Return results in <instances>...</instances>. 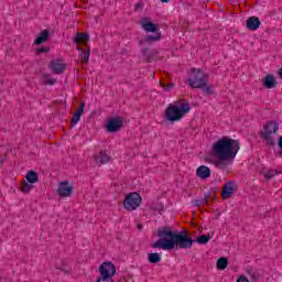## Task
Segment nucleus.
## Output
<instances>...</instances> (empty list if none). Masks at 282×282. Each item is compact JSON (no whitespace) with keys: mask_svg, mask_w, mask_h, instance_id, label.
Wrapping results in <instances>:
<instances>
[{"mask_svg":"<svg viewBox=\"0 0 282 282\" xmlns=\"http://www.w3.org/2000/svg\"><path fill=\"white\" fill-rule=\"evenodd\" d=\"M99 274L104 279H113V276H116V265L109 261L101 263Z\"/></svg>","mask_w":282,"mask_h":282,"instance_id":"obj_7","label":"nucleus"},{"mask_svg":"<svg viewBox=\"0 0 282 282\" xmlns=\"http://www.w3.org/2000/svg\"><path fill=\"white\" fill-rule=\"evenodd\" d=\"M234 182L229 181L223 186L221 197L223 199H230L235 195Z\"/></svg>","mask_w":282,"mask_h":282,"instance_id":"obj_13","label":"nucleus"},{"mask_svg":"<svg viewBox=\"0 0 282 282\" xmlns=\"http://www.w3.org/2000/svg\"><path fill=\"white\" fill-rule=\"evenodd\" d=\"M278 147H279V149H280V151H278L276 153H275V155L278 156V158H282V135L279 138V140H278Z\"/></svg>","mask_w":282,"mask_h":282,"instance_id":"obj_33","label":"nucleus"},{"mask_svg":"<svg viewBox=\"0 0 282 282\" xmlns=\"http://www.w3.org/2000/svg\"><path fill=\"white\" fill-rule=\"evenodd\" d=\"M89 41V33L77 32L76 36L73 39L75 45H85Z\"/></svg>","mask_w":282,"mask_h":282,"instance_id":"obj_17","label":"nucleus"},{"mask_svg":"<svg viewBox=\"0 0 282 282\" xmlns=\"http://www.w3.org/2000/svg\"><path fill=\"white\" fill-rule=\"evenodd\" d=\"M50 41V31L44 30L40 33V35L35 39L34 44L35 45H41L43 43H47Z\"/></svg>","mask_w":282,"mask_h":282,"instance_id":"obj_19","label":"nucleus"},{"mask_svg":"<svg viewBox=\"0 0 282 282\" xmlns=\"http://www.w3.org/2000/svg\"><path fill=\"white\" fill-rule=\"evenodd\" d=\"M196 175L200 180H208V177H210V167L206 165L198 166L196 170Z\"/></svg>","mask_w":282,"mask_h":282,"instance_id":"obj_16","label":"nucleus"},{"mask_svg":"<svg viewBox=\"0 0 282 282\" xmlns=\"http://www.w3.org/2000/svg\"><path fill=\"white\" fill-rule=\"evenodd\" d=\"M148 261L149 263H160V261H162V256L158 252L149 253Z\"/></svg>","mask_w":282,"mask_h":282,"instance_id":"obj_27","label":"nucleus"},{"mask_svg":"<svg viewBox=\"0 0 282 282\" xmlns=\"http://www.w3.org/2000/svg\"><path fill=\"white\" fill-rule=\"evenodd\" d=\"M200 89H203L205 96H213V94H214L213 89H215V86H213V85L208 86V84H207V85L203 86Z\"/></svg>","mask_w":282,"mask_h":282,"instance_id":"obj_30","label":"nucleus"},{"mask_svg":"<svg viewBox=\"0 0 282 282\" xmlns=\"http://www.w3.org/2000/svg\"><path fill=\"white\" fill-rule=\"evenodd\" d=\"M262 85L265 89H274V87H276V78H274V75L268 74L262 79Z\"/></svg>","mask_w":282,"mask_h":282,"instance_id":"obj_14","label":"nucleus"},{"mask_svg":"<svg viewBox=\"0 0 282 282\" xmlns=\"http://www.w3.org/2000/svg\"><path fill=\"white\" fill-rule=\"evenodd\" d=\"M264 131L261 133V137L263 140H265L267 144L269 147H276V141L272 138L273 133H276L279 131V123L274 121H269L263 127Z\"/></svg>","mask_w":282,"mask_h":282,"instance_id":"obj_5","label":"nucleus"},{"mask_svg":"<svg viewBox=\"0 0 282 282\" xmlns=\"http://www.w3.org/2000/svg\"><path fill=\"white\" fill-rule=\"evenodd\" d=\"M158 210H164V205H160Z\"/></svg>","mask_w":282,"mask_h":282,"instance_id":"obj_38","label":"nucleus"},{"mask_svg":"<svg viewBox=\"0 0 282 282\" xmlns=\"http://www.w3.org/2000/svg\"><path fill=\"white\" fill-rule=\"evenodd\" d=\"M20 189L21 193H24L26 195L28 193H30V191L34 189V184L28 181H22Z\"/></svg>","mask_w":282,"mask_h":282,"instance_id":"obj_24","label":"nucleus"},{"mask_svg":"<svg viewBox=\"0 0 282 282\" xmlns=\"http://www.w3.org/2000/svg\"><path fill=\"white\" fill-rule=\"evenodd\" d=\"M208 75L204 74L202 68H192L189 73V78L187 79V85L192 89H202L208 85Z\"/></svg>","mask_w":282,"mask_h":282,"instance_id":"obj_4","label":"nucleus"},{"mask_svg":"<svg viewBox=\"0 0 282 282\" xmlns=\"http://www.w3.org/2000/svg\"><path fill=\"white\" fill-rule=\"evenodd\" d=\"M137 227H138L139 230H142V225L141 224H138Z\"/></svg>","mask_w":282,"mask_h":282,"instance_id":"obj_40","label":"nucleus"},{"mask_svg":"<svg viewBox=\"0 0 282 282\" xmlns=\"http://www.w3.org/2000/svg\"><path fill=\"white\" fill-rule=\"evenodd\" d=\"M44 85H56V78L52 77L50 74L42 75Z\"/></svg>","mask_w":282,"mask_h":282,"instance_id":"obj_29","label":"nucleus"},{"mask_svg":"<svg viewBox=\"0 0 282 282\" xmlns=\"http://www.w3.org/2000/svg\"><path fill=\"white\" fill-rule=\"evenodd\" d=\"M171 0H160L161 3H169Z\"/></svg>","mask_w":282,"mask_h":282,"instance_id":"obj_39","label":"nucleus"},{"mask_svg":"<svg viewBox=\"0 0 282 282\" xmlns=\"http://www.w3.org/2000/svg\"><path fill=\"white\" fill-rule=\"evenodd\" d=\"M96 162H99V164H107L108 162H111V156L107 154V151L101 150L98 155H95Z\"/></svg>","mask_w":282,"mask_h":282,"instance_id":"obj_18","label":"nucleus"},{"mask_svg":"<svg viewBox=\"0 0 282 282\" xmlns=\"http://www.w3.org/2000/svg\"><path fill=\"white\" fill-rule=\"evenodd\" d=\"M124 122L120 117H112L106 123V130L108 133H118L123 127Z\"/></svg>","mask_w":282,"mask_h":282,"instance_id":"obj_8","label":"nucleus"},{"mask_svg":"<svg viewBox=\"0 0 282 282\" xmlns=\"http://www.w3.org/2000/svg\"><path fill=\"white\" fill-rule=\"evenodd\" d=\"M141 28L145 31V32H160V26L156 23L150 22L149 18H142L141 20Z\"/></svg>","mask_w":282,"mask_h":282,"instance_id":"obj_11","label":"nucleus"},{"mask_svg":"<svg viewBox=\"0 0 282 282\" xmlns=\"http://www.w3.org/2000/svg\"><path fill=\"white\" fill-rule=\"evenodd\" d=\"M248 273L252 282L259 281V279H261V270L254 269V270L248 271Z\"/></svg>","mask_w":282,"mask_h":282,"instance_id":"obj_28","label":"nucleus"},{"mask_svg":"<svg viewBox=\"0 0 282 282\" xmlns=\"http://www.w3.org/2000/svg\"><path fill=\"white\" fill-rule=\"evenodd\" d=\"M161 87H163L164 91H171V89H173V87H175V84H173V83H171V84L161 83Z\"/></svg>","mask_w":282,"mask_h":282,"instance_id":"obj_32","label":"nucleus"},{"mask_svg":"<svg viewBox=\"0 0 282 282\" xmlns=\"http://www.w3.org/2000/svg\"><path fill=\"white\" fill-rule=\"evenodd\" d=\"M3 166V160L0 159V167Z\"/></svg>","mask_w":282,"mask_h":282,"instance_id":"obj_41","label":"nucleus"},{"mask_svg":"<svg viewBox=\"0 0 282 282\" xmlns=\"http://www.w3.org/2000/svg\"><path fill=\"white\" fill-rule=\"evenodd\" d=\"M208 197H210V194H205L204 198H199V199H195L192 202L193 206H206V204H208Z\"/></svg>","mask_w":282,"mask_h":282,"instance_id":"obj_26","label":"nucleus"},{"mask_svg":"<svg viewBox=\"0 0 282 282\" xmlns=\"http://www.w3.org/2000/svg\"><path fill=\"white\" fill-rule=\"evenodd\" d=\"M140 204H142V196L138 192L129 193L123 200V207L130 213L137 210Z\"/></svg>","mask_w":282,"mask_h":282,"instance_id":"obj_6","label":"nucleus"},{"mask_svg":"<svg viewBox=\"0 0 282 282\" xmlns=\"http://www.w3.org/2000/svg\"><path fill=\"white\" fill-rule=\"evenodd\" d=\"M156 235L159 239L152 243V248L161 250H191L193 243L206 246L210 241V235H200L193 239L186 231H173L170 226L159 228Z\"/></svg>","mask_w":282,"mask_h":282,"instance_id":"obj_1","label":"nucleus"},{"mask_svg":"<svg viewBox=\"0 0 282 282\" xmlns=\"http://www.w3.org/2000/svg\"><path fill=\"white\" fill-rule=\"evenodd\" d=\"M191 111V104L173 105L170 104L165 109L164 119L167 122H180L182 118Z\"/></svg>","mask_w":282,"mask_h":282,"instance_id":"obj_3","label":"nucleus"},{"mask_svg":"<svg viewBox=\"0 0 282 282\" xmlns=\"http://www.w3.org/2000/svg\"><path fill=\"white\" fill-rule=\"evenodd\" d=\"M274 175H279V171L275 170H269L264 173V177L267 180H271L272 177H274Z\"/></svg>","mask_w":282,"mask_h":282,"instance_id":"obj_31","label":"nucleus"},{"mask_svg":"<svg viewBox=\"0 0 282 282\" xmlns=\"http://www.w3.org/2000/svg\"><path fill=\"white\" fill-rule=\"evenodd\" d=\"M48 69H51L54 74L61 75L65 74L67 66L63 63V59H53L48 65Z\"/></svg>","mask_w":282,"mask_h":282,"instance_id":"obj_9","label":"nucleus"},{"mask_svg":"<svg viewBox=\"0 0 282 282\" xmlns=\"http://www.w3.org/2000/svg\"><path fill=\"white\" fill-rule=\"evenodd\" d=\"M236 282H250L246 275H240Z\"/></svg>","mask_w":282,"mask_h":282,"instance_id":"obj_37","label":"nucleus"},{"mask_svg":"<svg viewBox=\"0 0 282 282\" xmlns=\"http://www.w3.org/2000/svg\"><path fill=\"white\" fill-rule=\"evenodd\" d=\"M144 8V3L138 2L134 7V11L138 12V10H142Z\"/></svg>","mask_w":282,"mask_h":282,"instance_id":"obj_36","label":"nucleus"},{"mask_svg":"<svg viewBox=\"0 0 282 282\" xmlns=\"http://www.w3.org/2000/svg\"><path fill=\"white\" fill-rule=\"evenodd\" d=\"M47 52H50V48L47 47H40L37 48V54H47Z\"/></svg>","mask_w":282,"mask_h":282,"instance_id":"obj_35","label":"nucleus"},{"mask_svg":"<svg viewBox=\"0 0 282 282\" xmlns=\"http://www.w3.org/2000/svg\"><path fill=\"white\" fill-rule=\"evenodd\" d=\"M155 35H148L145 36V43H148L149 45H151V43H155L158 41H162V33L156 31L154 32Z\"/></svg>","mask_w":282,"mask_h":282,"instance_id":"obj_22","label":"nucleus"},{"mask_svg":"<svg viewBox=\"0 0 282 282\" xmlns=\"http://www.w3.org/2000/svg\"><path fill=\"white\" fill-rule=\"evenodd\" d=\"M258 28H261V20L257 17H250L247 20V30H250L251 32H256Z\"/></svg>","mask_w":282,"mask_h":282,"instance_id":"obj_15","label":"nucleus"},{"mask_svg":"<svg viewBox=\"0 0 282 282\" xmlns=\"http://www.w3.org/2000/svg\"><path fill=\"white\" fill-rule=\"evenodd\" d=\"M57 193L59 197H72L74 195V186L69 185L67 181H64L59 184Z\"/></svg>","mask_w":282,"mask_h":282,"instance_id":"obj_10","label":"nucleus"},{"mask_svg":"<svg viewBox=\"0 0 282 282\" xmlns=\"http://www.w3.org/2000/svg\"><path fill=\"white\" fill-rule=\"evenodd\" d=\"M217 270H226L228 268V258L221 257L216 262Z\"/></svg>","mask_w":282,"mask_h":282,"instance_id":"obj_25","label":"nucleus"},{"mask_svg":"<svg viewBox=\"0 0 282 282\" xmlns=\"http://www.w3.org/2000/svg\"><path fill=\"white\" fill-rule=\"evenodd\" d=\"M25 180L26 182H29L30 184H36V182H39V173H36L35 171H29L25 175Z\"/></svg>","mask_w":282,"mask_h":282,"instance_id":"obj_21","label":"nucleus"},{"mask_svg":"<svg viewBox=\"0 0 282 282\" xmlns=\"http://www.w3.org/2000/svg\"><path fill=\"white\" fill-rule=\"evenodd\" d=\"M77 50L79 51V52H82L80 53V61L83 62V63H89V56H90V54H91V50L90 48H88L86 52H85V50H83V47H77Z\"/></svg>","mask_w":282,"mask_h":282,"instance_id":"obj_23","label":"nucleus"},{"mask_svg":"<svg viewBox=\"0 0 282 282\" xmlns=\"http://www.w3.org/2000/svg\"><path fill=\"white\" fill-rule=\"evenodd\" d=\"M140 45H142V41H140Z\"/></svg>","mask_w":282,"mask_h":282,"instance_id":"obj_42","label":"nucleus"},{"mask_svg":"<svg viewBox=\"0 0 282 282\" xmlns=\"http://www.w3.org/2000/svg\"><path fill=\"white\" fill-rule=\"evenodd\" d=\"M86 102L83 101L78 109L74 112L73 118L70 120V127H76V124H78V122H80V116H83V113H85V107H86Z\"/></svg>","mask_w":282,"mask_h":282,"instance_id":"obj_12","label":"nucleus"},{"mask_svg":"<svg viewBox=\"0 0 282 282\" xmlns=\"http://www.w3.org/2000/svg\"><path fill=\"white\" fill-rule=\"evenodd\" d=\"M239 149H241L239 140L230 139L229 137H223L219 139L213 145V153L217 159L215 166H217V169H221L224 162H232V160L237 158Z\"/></svg>","mask_w":282,"mask_h":282,"instance_id":"obj_2","label":"nucleus"},{"mask_svg":"<svg viewBox=\"0 0 282 282\" xmlns=\"http://www.w3.org/2000/svg\"><path fill=\"white\" fill-rule=\"evenodd\" d=\"M142 56L145 58L147 63H152L153 58L155 57V54L158 52L149 50V47H145L141 51Z\"/></svg>","mask_w":282,"mask_h":282,"instance_id":"obj_20","label":"nucleus"},{"mask_svg":"<svg viewBox=\"0 0 282 282\" xmlns=\"http://www.w3.org/2000/svg\"><path fill=\"white\" fill-rule=\"evenodd\" d=\"M96 282H113V279L111 278H102V276H98Z\"/></svg>","mask_w":282,"mask_h":282,"instance_id":"obj_34","label":"nucleus"}]
</instances>
